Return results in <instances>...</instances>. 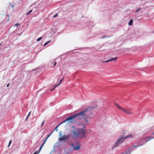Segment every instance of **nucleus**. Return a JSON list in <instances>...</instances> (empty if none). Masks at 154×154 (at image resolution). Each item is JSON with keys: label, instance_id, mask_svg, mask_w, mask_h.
Masks as SVG:
<instances>
[{"label": "nucleus", "instance_id": "nucleus-26", "mask_svg": "<svg viewBox=\"0 0 154 154\" xmlns=\"http://www.w3.org/2000/svg\"><path fill=\"white\" fill-rule=\"evenodd\" d=\"M19 24V23H16L14 25V26H16L17 27Z\"/></svg>", "mask_w": 154, "mask_h": 154}, {"label": "nucleus", "instance_id": "nucleus-31", "mask_svg": "<svg viewBox=\"0 0 154 154\" xmlns=\"http://www.w3.org/2000/svg\"><path fill=\"white\" fill-rule=\"evenodd\" d=\"M7 16L8 17H9V15H8H8H7Z\"/></svg>", "mask_w": 154, "mask_h": 154}, {"label": "nucleus", "instance_id": "nucleus-13", "mask_svg": "<svg viewBox=\"0 0 154 154\" xmlns=\"http://www.w3.org/2000/svg\"><path fill=\"white\" fill-rule=\"evenodd\" d=\"M71 146L72 147H73V148L75 150H77V146H74V144L73 143L71 144Z\"/></svg>", "mask_w": 154, "mask_h": 154}, {"label": "nucleus", "instance_id": "nucleus-16", "mask_svg": "<svg viewBox=\"0 0 154 154\" xmlns=\"http://www.w3.org/2000/svg\"><path fill=\"white\" fill-rule=\"evenodd\" d=\"M31 112H30L29 113H28L27 116V118H26V119H25V120H26L28 118L29 116L30 115V114H31Z\"/></svg>", "mask_w": 154, "mask_h": 154}, {"label": "nucleus", "instance_id": "nucleus-4", "mask_svg": "<svg viewBox=\"0 0 154 154\" xmlns=\"http://www.w3.org/2000/svg\"><path fill=\"white\" fill-rule=\"evenodd\" d=\"M125 139V137H124L123 136H120L118 139L117 141L115 143L113 146V148L116 147L119 144L122 143Z\"/></svg>", "mask_w": 154, "mask_h": 154}, {"label": "nucleus", "instance_id": "nucleus-9", "mask_svg": "<svg viewBox=\"0 0 154 154\" xmlns=\"http://www.w3.org/2000/svg\"><path fill=\"white\" fill-rule=\"evenodd\" d=\"M153 137H147L145 138V139H147L146 142V143L149 141L150 140H151L153 139Z\"/></svg>", "mask_w": 154, "mask_h": 154}, {"label": "nucleus", "instance_id": "nucleus-23", "mask_svg": "<svg viewBox=\"0 0 154 154\" xmlns=\"http://www.w3.org/2000/svg\"><path fill=\"white\" fill-rule=\"evenodd\" d=\"M11 142H12V141L11 140H10L9 141V144H8V147H9L10 146L11 144Z\"/></svg>", "mask_w": 154, "mask_h": 154}, {"label": "nucleus", "instance_id": "nucleus-8", "mask_svg": "<svg viewBox=\"0 0 154 154\" xmlns=\"http://www.w3.org/2000/svg\"><path fill=\"white\" fill-rule=\"evenodd\" d=\"M51 134H49L48 136L45 139V140L44 141V143H43V144L40 147L39 149V152H38V153L40 151L41 149H42V146L44 145V143H45V142L46 140L51 135Z\"/></svg>", "mask_w": 154, "mask_h": 154}, {"label": "nucleus", "instance_id": "nucleus-14", "mask_svg": "<svg viewBox=\"0 0 154 154\" xmlns=\"http://www.w3.org/2000/svg\"><path fill=\"white\" fill-rule=\"evenodd\" d=\"M61 83H62V82H61L60 81V82H59V84L58 85H55V87H54V88L53 89H52V90H51V91H52L53 90L55 89V88L57 86H59V85H60L61 84Z\"/></svg>", "mask_w": 154, "mask_h": 154}, {"label": "nucleus", "instance_id": "nucleus-32", "mask_svg": "<svg viewBox=\"0 0 154 154\" xmlns=\"http://www.w3.org/2000/svg\"><path fill=\"white\" fill-rule=\"evenodd\" d=\"M152 134H153V135H154V132L153 133H152Z\"/></svg>", "mask_w": 154, "mask_h": 154}, {"label": "nucleus", "instance_id": "nucleus-10", "mask_svg": "<svg viewBox=\"0 0 154 154\" xmlns=\"http://www.w3.org/2000/svg\"><path fill=\"white\" fill-rule=\"evenodd\" d=\"M143 145V144L139 145L138 144H137V145H133V146L132 147H133V148H137L139 146H141L142 145Z\"/></svg>", "mask_w": 154, "mask_h": 154}, {"label": "nucleus", "instance_id": "nucleus-27", "mask_svg": "<svg viewBox=\"0 0 154 154\" xmlns=\"http://www.w3.org/2000/svg\"><path fill=\"white\" fill-rule=\"evenodd\" d=\"M63 79H64V78H63L60 80V82H63Z\"/></svg>", "mask_w": 154, "mask_h": 154}, {"label": "nucleus", "instance_id": "nucleus-17", "mask_svg": "<svg viewBox=\"0 0 154 154\" xmlns=\"http://www.w3.org/2000/svg\"><path fill=\"white\" fill-rule=\"evenodd\" d=\"M32 10H30L26 14V15H28L29 14H30L31 12H32Z\"/></svg>", "mask_w": 154, "mask_h": 154}, {"label": "nucleus", "instance_id": "nucleus-15", "mask_svg": "<svg viewBox=\"0 0 154 154\" xmlns=\"http://www.w3.org/2000/svg\"><path fill=\"white\" fill-rule=\"evenodd\" d=\"M50 42V41H48L47 42H46L45 44L44 45V46H45L46 45L48 44Z\"/></svg>", "mask_w": 154, "mask_h": 154}, {"label": "nucleus", "instance_id": "nucleus-33", "mask_svg": "<svg viewBox=\"0 0 154 154\" xmlns=\"http://www.w3.org/2000/svg\"><path fill=\"white\" fill-rule=\"evenodd\" d=\"M9 20V18H8V21Z\"/></svg>", "mask_w": 154, "mask_h": 154}, {"label": "nucleus", "instance_id": "nucleus-5", "mask_svg": "<svg viewBox=\"0 0 154 154\" xmlns=\"http://www.w3.org/2000/svg\"><path fill=\"white\" fill-rule=\"evenodd\" d=\"M115 105L116 107L119 109H121L122 111L123 112L125 113L128 114H131L132 113V112L129 109H126L124 108H122L118 104L116 103L115 104Z\"/></svg>", "mask_w": 154, "mask_h": 154}, {"label": "nucleus", "instance_id": "nucleus-2", "mask_svg": "<svg viewBox=\"0 0 154 154\" xmlns=\"http://www.w3.org/2000/svg\"><path fill=\"white\" fill-rule=\"evenodd\" d=\"M76 117H77V114L70 116L69 117L67 118L65 120L61 122L59 124V125H61L62 124L65 122L66 121L69 122L71 123H73L74 122H76L74 119Z\"/></svg>", "mask_w": 154, "mask_h": 154}, {"label": "nucleus", "instance_id": "nucleus-7", "mask_svg": "<svg viewBox=\"0 0 154 154\" xmlns=\"http://www.w3.org/2000/svg\"><path fill=\"white\" fill-rule=\"evenodd\" d=\"M117 59H118V57H114V58H111L109 59V60H106V61L103 62V63H105V62H111V61H116L117 60Z\"/></svg>", "mask_w": 154, "mask_h": 154}, {"label": "nucleus", "instance_id": "nucleus-25", "mask_svg": "<svg viewBox=\"0 0 154 154\" xmlns=\"http://www.w3.org/2000/svg\"><path fill=\"white\" fill-rule=\"evenodd\" d=\"M44 123H45V121H44L42 123V125H41V127H42L43 126V125H44Z\"/></svg>", "mask_w": 154, "mask_h": 154}, {"label": "nucleus", "instance_id": "nucleus-12", "mask_svg": "<svg viewBox=\"0 0 154 154\" xmlns=\"http://www.w3.org/2000/svg\"><path fill=\"white\" fill-rule=\"evenodd\" d=\"M133 21L132 19L130 20L129 22V23H128L129 25V26L131 25L133 23Z\"/></svg>", "mask_w": 154, "mask_h": 154}, {"label": "nucleus", "instance_id": "nucleus-1", "mask_svg": "<svg viewBox=\"0 0 154 154\" xmlns=\"http://www.w3.org/2000/svg\"><path fill=\"white\" fill-rule=\"evenodd\" d=\"M92 107H89L78 113V121L81 122L78 124V138H86L85 135V128L86 124L89 123L88 120V118L87 115L88 111L92 109Z\"/></svg>", "mask_w": 154, "mask_h": 154}, {"label": "nucleus", "instance_id": "nucleus-28", "mask_svg": "<svg viewBox=\"0 0 154 154\" xmlns=\"http://www.w3.org/2000/svg\"><path fill=\"white\" fill-rule=\"evenodd\" d=\"M9 85H10L9 83L7 85V87H9Z\"/></svg>", "mask_w": 154, "mask_h": 154}, {"label": "nucleus", "instance_id": "nucleus-24", "mask_svg": "<svg viewBox=\"0 0 154 154\" xmlns=\"http://www.w3.org/2000/svg\"><path fill=\"white\" fill-rule=\"evenodd\" d=\"M62 135V131H60L59 132V136L61 137Z\"/></svg>", "mask_w": 154, "mask_h": 154}, {"label": "nucleus", "instance_id": "nucleus-22", "mask_svg": "<svg viewBox=\"0 0 154 154\" xmlns=\"http://www.w3.org/2000/svg\"><path fill=\"white\" fill-rule=\"evenodd\" d=\"M57 16H58V14H57L54 15L53 17L54 18H55V17H57Z\"/></svg>", "mask_w": 154, "mask_h": 154}, {"label": "nucleus", "instance_id": "nucleus-6", "mask_svg": "<svg viewBox=\"0 0 154 154\" xmlns=\"http://www.w3.org/2000/svg\"><path fill=\"white\" fill-rule=\"evenodd\" d=\"M70 136L69 135H63L60 137L59 139L60 141H62L65 140H68Z\"/></svg>", "mask_w": 154, "mask_h": 154}, {"label": "nucleus", "instance_id": "nucleus-19", "mask_svg": "<svg viewBox=\"0 0 154 154\" xmlns=\"http://www.w3.org/2000/svg\"><path fill=\"white\" fill-rule=\"evenodd\" d=\"M141 9V8H139L138 9H137L135 11V13H137V12H138L140 10V9Z\"/></svg>", "mask_w": 154, "mask_h": 154}, {"label": "nucleus", "instance_id": "nucleus-3", "mask_svg": "<svg viewBox=\"0 0 154 154\" xmlns=\"http://www.w3.org/2000/svg\"><path fill=\"white\" fill-rule=\"evenodd\" d=\"M70 134L72 138L75 139L77 137V130L76 127L74 126L71 127Z\"/></svg>", "mask_w": 154, "mask_h": 154}, {"label": "nucleus", "instance_id": "nucleus-20", "mask_svg": "<svg viewBox=\"0 0 154 154\" xmlns=\"http://www.w3.org/2000/svg\"><path fill=\"white\" fill-rule=\"evenodd\" d=\"M60 125H59V124L57 126L56 128H55V130L56 131H58V129H57V128Z\"/></svg>", "mask_w": 154, "mask_h": 154}, {"label": "nucleus", "instance_id": "nucleus-29", "mask_svg": "<svg viewBox=\"0 0 154 154\" xmlns=\"http://www.w3.org/2000/svg\"><path fill=\"white\" fill-rule=\"evenodd\" d=\"M56 64H57V63H56V62H55V63H54V66H55V65H56Z\"/></svg>", "mask_w": 154, "mask_h": 154}, {"label": "nucleus", "instance_id": "nucleus-18", "mask_svg": "<svg viewBox=\"0 0 154 154\" xmlns=\"http://www.w3.org/2000/svg\"><path fill=\"white\" fill-rule=\"evenodd\" d=\"M42 37H40L36 39V41L37 42L39 41L42 39Z\"/></svg>", "mask_w": 154, "mask_h": 154}, {"label": "nucleus", "instance_id": "nucleus-21", "mask_svg": "<svg viewBox=\"0 0 154 154\" xmlns=\"http://www.w3.org/2000/svg\"><path fill=\"white\" fill-rule=\"evenodd\" d=\"M81 148L80 145L78 143V150L79 149Z\"/></svg>", "mask_w": 154, "mask_h": 154}, {"label": "nucleus", "instance_id": "nucleus-30", "mask_svg": "<svg viewBox=\"0 0 154 154\" xmlns=\"http://www.w3.org/2000/svg\"><path fill=\"white\" fill-rule=\"evenodd\" d=\"M33 154H37V152H36V151Z\"/></svg>", "mask_w": 154, "mask_h": 154}, {"label": "nucleus", "instance_id": "nucleus-11", "mask_svg": "<svg viewBox=\"0 0 154 154\" xmlns=\"http://www.w3.org/2000/svg\"><path fill=\"white\" fill-rule=\"evenodd\" d=\"M133 136L132 134L129 135L125 137V139H126L128 138H133Z\"/></svg>", "mask_w": 154, "mask_h": 154}]
</instances>
